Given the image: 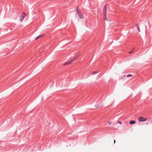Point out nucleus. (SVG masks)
<instances>
[{
	"label": "nucleus",
	"mask_w": 152,
	"mask_h": 152,
	"mask_svg": "<svg viewBox=\"0 0 152 152\" xmlns=\"http://www.w3.org/2000/svg\"><path fill=\"white\" fill-rule=\"evenodd\" d=\"M132 52H133V51H132L129 52V53L130 54V53H132Z\"/></svg>",
	"instance_id": "obj_16"
},
{
	"label": "nucleus",
	"mask_w": 152,
	"mask_h": 152,
	"mask_svg": "<svg viewBox=\"0 0 152 152\" xmlns=\"http://www.w3.org/2000/svg\"><path fill=\"white\" fill-rule=\"evenodd\" d=\"M44 36V35L43 34H42V35H39V36H38L35 39V40L38 39L40 38L43 37Z\"/></svg>",
	"instance_id": "obj_6"
},
{
	"label": "nucleus",
	"mask_w": 152,
	"mask_h": 152,
	"mask_svg": "<svg viewBox=\"0 0 152 152\" xmlns=\"http://www.w3.org/2000/svg\"><path fill=\"white\" fill-rule=\"evenodd\" d=\"M136 26L137 27V29L139 31V32H140V29H139V26L138 25H136Z\"/></svg>",
	"instance_id": "obj_8"
},
{
	"label": "nucleus",
	"mask_w": 152,
	"mask_h": 152,
	"mask_svg": "<svg viewBox=\"0 0 152 152\" xmlns=\"http://www.w3.org/2000/svg\"><path fill=\"white\" fill-rule=\"evenodd\" d=\"M118 123L120 124H121V121H118Z\"/></svg>",
	"instance_id": "obj_15"
},
{
	"label": "nucleus",
	"mask_w": 152,
	"mask_h": 152,
	"mask_svg": "<svg viewBox=\"0 0 152 152\" xmlns=\"http://www.w3.org/2000/svg\"><path fill=\"white\" fill-rule=\"evenodd\" d=\"M77 10L78 15L80 17V18L81 19L83 18H84V16L82 14L78 7L77 8Z\"/></svg>",
	"instance_id": "obj_1"
},
{
	"label": "nucleus",
	"mask_w": 152,
	"mask_h": 152,
	"mask_svg": "<svg viewBox=\"0 0 152 152\" xmlns=\"http://www.w3.org/2000/svg\"><path fill=\"white\" fill-rule=\"evenodd\" d=\"M138 120L139 122H144L146 121L147 119L146 118L141 116L139 118Z\"/></svg>",
	"instance_id": "obj_2"
},
{
	"label": "nucleus",
	"mask_w": 152,
	"mask_h": 152,
	"mask_svg": "<svg viewBox=\"0 0 152 152\" xmlns=\"http://www.w3.org/2000/svg\"><path fill=\"white\" fill-rule=\"evenodd\" d=\"M26 15V14L25 13H23V14L21 15L20 17V22H22L23 19L24 18L25 16Z\"/></svg>",
	"instance_id": "obj_3"
},
{
	"label": "nucleus",
	"mask_w": 152,
	"mask_h": 152,
	"mask_svg": "<svg viewBox=\"0 0 152 152\" xmlns=\"http://www.w3.org/2000/svg\"><path fill=\"white\" fill-rule=\"evenodd\" d=\"M78 58V56H76L74 59H75V60Z\"/></svg>",
	"instance_id": "obj_13"
},
{
	"label": "nucleus",
	"mask_w": 152,
	"mask_h": 152,
	"mask_svg": "<svg viewBox=\"0 0 152 152\" xmlns=\"http://www.w3.org/2000/svg\"><path fill=\"white\" fill-rule=\"evenodd\" d=\"M132 75H131V74H129V75H128L127 76V77H132Z\"/></svg>",
	"instance_id": "obj_11"
},
{
	"label": "nucleus",
	"mask_w": 152,
	"mask_h": 152,
	"mask_svg": "<svg viewBox=\"0 0 152 152\" xmlns=\"http://www.w3.org/2000/svg\"><path fill=\"white\" fill-rule=\"evenodd\" d=\"M98 73V72H93L92 73L93 74H94L97 73Z\"/></svg>",
	"instance_id": "obj_10"
},
{
	"label": "nucleus",
	"mask_w": 152,
	"mask_h": 152,
	"mask_svg": "<svg viewBox=\"0 0 152 152\" xmlns=\"http://www.w3.org/2000/svg\"><path fill=\"white\" fill-rule=\"evenodd\" d=\"M108 123L110 125L112 124V122H108Z\"/></svg>",
	"instance_id": "obj_12"
},
{
	"label": "nucleus",
	"mask_w": 152,
	"mask_h": 152,
	"mask_svg": "<svg viewBox=\"0 0 152 152\" xmlns=\"http://www.w3.org/2000/svg\"><path fill=\"white\" fill-rule=\"evenodd\" d=\"M75 61V59L72 60L70 61L67 62L66 63L64 64V65H65L67 64H69L71 63H72L73 62H74Z\"/></svg>",
	"instance_id": "obj_4"
},
{
	"label": "nucleus",
	"mask_w": 152,
	"mask_h": 152,
	"mask_svg": "<svg viewBox=\"0 0 152 152\" xmlns=\"http://www.w3.org/2000/svg\"><path fill=\"white\" fill-rule=\"evenodd\" d=\"M78 58V56H76L74 59H75V60Z\"/></svg>",
	"instance_id": "obj_14"
},
{
	"label": "nucleus",
	"mask_w": 152,
	"mask_h": 152,
	"mask_svg": "<svg viewBox=\"0 0 152 152\" xmlns=\"http://www.w3.org/2000/svg\"><path fill=\"white\" fill-rule=\"evenodd\" d=\"M107 11V8L106 6H105L104 7L103 10V13L104 16L106 15V12Z\"/></svg>",
	"instance_id": "obj_5"
},
{
	"label": "nucleus",
	"mask_w": 152,
	"mask_h": 152,
	"mask_svg": "<svg viewBox=\"0 0 152 152\" xmlns=\"http://www.w3.org/2000/svg\"><path fill=\"white\" fill-rule=\"evenodd\" d=\"M104 20H106V21H107V17H106V15L105 16H104Z\"/></svg>",
	"instance_id": "obj_9"
},
{
	"label": "nucleus",
	"mask_w": 152,
	"mask_h": 152,
	"mask_svg": "<svg viewBox=\"0 0 152 152\" xmlns=\"http://www.w3.org/2000/svg\"><path fill=\"white\" fill-rule=\"evenodd\" d=\"M115 142H116L115 140H114V143H115Z\"/></svg>",
	"instance_id": "obj_17"
},
{
	"label": "nucleus",
	"mask_w": 152,
	"mask_h": 152,
	"mask_svg": "<svg viewBox=\"0 0 152 152\" xmlns=\"http://www.w3.org/2000/svg\"><path fill=\"white\" fill-rule=\"evenodd\" d=\"M136 123L134 121H131L129 122V124H134Z\"/></svg>",
	"instance_id": "obj_7"
}]
</instances>
